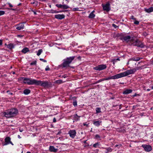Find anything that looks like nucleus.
I'll use <instances>...</instances> for the list:
<instances>
[{"instance_id": "nucleus-44", "label": "nucleus", "mask_w": 153, "mask_h": 153, "mask_svg": "<svg viewBox=\"0 0 153 153\" xmlns=\"http://www.w3.org/2000/svg\"><path fill=\"white\" fill-rule=\"evenodd\" d=\"M101 82H102V80H101V79L99 80L98 81L94 82V84H97L98 83H99Z\"/></svg>"}, {"instance_id": "nucleus-22", "label": "nucleus", "mask_w": 153, "mask_h": 153, "mask_svg": "<svg viewBox=\"0 0 153 153\" xmlns=\"http://www.w3.org/2000/svg\"><path fill=\"white\" fill-rule=\"evenodd\" d=\"M131 38V37L130 36H125L124 38H123V40L124 41L126 42H128L129 41L130 39Z\"/></svg>"}, {"instance_id": "nucleus-40", "label": "nucleus", "mask_w": 153, "mask_h": 153, "mask_svg": "<svg viewBox=\"0 0 153 153\" xmlns=\"http://www.w3.org/2000/svg\"><path fill=\"white\" fill-rule=\"evenodd\" d=\"M5 14V11L2 10H0V16L4 15Z\"/></svg>"}, {"instance_id": "nucleus-2", "label": "nucleus", "mask_w": 153, "mask_h": 153, "mask_svg": "<svg viewBox=\"0 0 153 153\" xmlns=\"http://www.w3.org/2000/svg\"><path fill=\"white\" fill-rule=\"evenodd\" d=\"M76 57L75 56L68 57L63 60V62L61 64V66L63 68L70 67L69 65Z\"/></svg>"}, {"instance_id": "nucleus-55", "label": "nucleus", "mask_w": 153, "mask_h": 153, "mask_svg": "<svg viewBox=\"0 0 153 153\" xmlns=\"http://www.w3.org/2000/svg\"><path fill=\"white\" fill-rule=\"evenodd\" d=\"M56 119L54 117L53 119V123H55L56 122Z\"/></svg>"}, {"instance_id": "nucleus-53", "label": "nucleus", "mask_w": 153, "mask_h": 153, "mask_svg": "<svg viewBox=\"0 0 153 153\" xmlns=\"http://www.w3.org/2000/svg\"><path fill=\"white\" fill-rule=\"evenodd\" d=\"M62 133V131L61 130H60L57 134L56 135H59L60 134H61Z\"/></svg>"}, {"instance_id": "nucleus-21", "label": "nucleus", "mask_w": 153, "mask_h": 153, "mask_svg": "<svg viewBox=\"0 0 153 153\" xmlns=\"http://www.w3.org/2000/svg\"><path fill=\"white\" fill-rule=\"evenodd\" d=\"M15 45L10 43L7 45V48L11 50L14 48Z\"/></svg>"}, {"instance_id": "nucleus-31", "label": "nucleus", "mask_w": 153, "mask_h": 153, "mask_svg": "<svg viewBox=\"0 0 153 153\" xmlns=\"http://www.w3.org/2000/svg\"><path fill=\"white\" fill-rule=\"evenodd\" d=\"M42 51H43L42 49H39L38 51L36 53L37 55L38 56H39L42 53Z\"/></svg>"}, {"instance_id": "nucleus-15", "label": "nucleus", "mask_w": 153, "mask_h": 153, "mask_svg": "<svg viewBox=\"0 0 153 153\" xmlns=\"http://www.w3.org/2000/svg\"><path fill=\"white\" fill-rule=\"evenodd\" d=\"M126 33H118L117 34V36L120 37V39L121 40H123V38L126 35Z\"/></svg>"}, {"instance_id": "nucleus-6", "label": "nucleus", "mask_w": 153, "mask_h": 153, "mask_svg": "<svg viewBox=\"0 0 153 153\" xmlns=\"http://www.w3.org/2000/svg\"><path fill=\"white\" fill-rule=\"evenodd\" d=\"M132 45L134 46H136L141 48H143L145 47L144 43L138 39H137L133 42Z\"/></svg>"}, {"instance_id": "nucleus-4", "label": "nucleus", "mask_w": 153, "mask_h": 153, "mask_svg": "<svg viewBox=\"0 0 153 153\" xmlns=\"http://www.w3.org/2000/svg\"><path fill=\"white\" fill-rule=\"evenodd\" d=\"M139 70L138 68L128 70L123 72L119 74L120 78L127 76L129 74H134L137 70Z\"/></svg>"}, {"instance_id": "nucleus-62", "label": "nucleus", "mask_w": 153, "mask_h": 153, "mask_svg": "<svg viewBox=\"0 0 153 153\" xmlns=\"http://www.w3.org/2000/svg\"><path fill=\"white\" fill-rule=\"evenodd\" d=\"M62 77H63V78H65L67 77V76L65 75H62Z\"/></svg>"}, {"instance_id": "nucleus-11", "label": "nucleus", "mask_w": 153, "mask_h": 153, "mask_svg": "<svg viewBox=\"0 0 153 153\" xmlns=\"http://www.w3.org/2000/svg\"><path fill=\"white\" fill-rule=\"evenodd\" d=\"M68 134H69L70 137L74 138L76 135V132L75 130H70L68 131Z\"/></svg>"}, {"instance_id": "nucleus-13", "label": "nucleus", "mask_w": 153, "mask_h": 153, "mask_svg": "<svg viewBox=\"0 0 153 153\" xmlns=\"http://www.w3.org/2000/svg\"><path fill=\"white\" fill-rule=\"evenodd\" d=\"M119 78H120V77L119 74L112 76H109L106 78L107 80H108L110 79H117Z\"/></svg>"}, {"instance_id": "nucleus-48", "label": "nucleus", "mask_w": 153, "mask_h": 153, "mask_svg": "<svg viewBox=\"0 0 153 153\" xmlns=\"http://www.w3.org/2000/svg\"><path fill=\"white\" fill-rule=\"evenodd\" d=\"M148 34L146 32H144L143 33V35L145 36H146Z\"/></svg>"}, {"instance_id": "nucleus-49", "label": "nucleus", "mask_w": 153, "mask_h": 153, "mask_svg": "<svg viewBox=\"0 0 153 153\" xmlns=\"http://www.w3.org/2000/svg\"><path fill=\"white\" fill-rule=\"evenodd\" d=\"M112 26H113V27H114V28H117V27H118V26H117V25H115V24H112Z\"/></svg>"}, {"instance_id": "nucleus-35", "label": "nucleus", "mask_w": 153, "mask_h": 153, "mask_svg": "<svg viewBox=\"0 0 153 153\" xmlns=\"http://www.w3.org/2000/svg\"><path fill=\"white\" fill-rule=\"evenodd\" d=\"M95 138L99 140H100V137L98 134H96L95 136Z\"/></svg>"}, {"instance_id": "nucleus-50", "label": "nucleus", "mask_w": 153, "mask_h": 153, "mask_svg": "<svg viewBox=\"0 0 153 153\" xmlns=\"http://www.w3.org/2000/svg\"><path fill=\"white\" fill-rule=\"evenodd\" d=\"M9 92H10V91L8 90V91H7V93H8V94H10V95H13V93H12Z\"/></svg>"}, {"instance_id": "nucleus-10", "label": "nucleus", "mask_w": 153, "mask_h": 153, "mask_svg": "<svg viewBox=\"0 0 153 153\" xmlns=\"http://www.w3.org/2000/svg\"><path fill=\"white\" fill-rule=\"evenodd\" d=\"M11 138L10 137H6L4 139V141H3L2 143V146H3L7 145L10 144Z\"/></svg>"}, {"instance_id": "nucleus-33", "label": "nucleus", "mask_w": 153, "mask_h": 153, "mask_svg": "<svg viewBox=\"0 0 153 153\" xmlns=\"http://www.w3.org/2000/svg\"><path fill=\"white\" fill-rule=\"evenodd\" d=\"M73 104L75 107L77 106V101L76 100H74Z\"/></svg>"}, {"instance_id": "nucleus-5", "label": "nucleus", "mask_w": 153, "mask_h": 153, "mask_svg": "<svg viewBox=\"0 0 153 153\" xmlns=\"http://www.w3.org/2000/svg\"><path fill=\"white\" fill-rule=\"evenodd\" d=\"M51 85L50 82L47 81L37 80L36 85H40L43 87H50Z\"/></svg>"}, {"instance_id": "nucleus-60", "label": "nucleus", "mask_w": 153, "mask_h": 153, "mask_svg": "<svg viewBox=\"0 0 153 153\" xmlns=\"http://www.w3.org/2000/svg\"><path fill=\"white\" fill-rule=\"evenodd\" d=\"M101 79L102 81H104V80H107L106 78H104L103 79Z\"/></svg>"}, {"instance_id": "nucleus-24", "label": "nucleus", "mask_w": 153, "mask_h": 153, "mask_svg": "<svg viewBox=\"0 0 153 153\" xmlns=\"http://www.w3.org/2000/svg\"><path fill=\"white\" fill-rule=\"evenodd\" d=\"M94 10L90 13L88 16L89 18L92 19L95 17V15L94 13Z\"/></svg>"}, {"instance_id": "nucleus-41", "label": "nucleus", "mask_w": 153, "mask_h": 153, "mask_svg": "<svg viewBox=\"0 0 153 153\" xmlns=\"http://www.w3.org/2000/svg\"><path fill=\"white\" fill-rule=\"evenodd\" d=\"M122 146V145L120 144H116L115 145V147H117L118 148H120Z\"/></svg>"}, {"instance_id": "nucleus-12", "label": "nucleus", "mask_w": 153, "mask_h": 153, "mask_svg": "<svg viewBox=\"0 0 153 153\" xmlns=\"http://www.w3.org/2000/svg\"><path fill=\"white\" fill-rule=\"evenodd\" d=\"M16 29L18 30H20L24 28V25L23 23H20L16 26Z\"/></svg>"}, {"instance_id": "nucleus-63", "label": "nucleus", "mask_w": 153, "mask_h": 153, "mask_svg": "<svg viewBox=\"0 0 153 153\" xmlns=\"http://www.w3.org/2000/svg\"><path fill=\"white\" fill-rule=\"evenodd\" d=\"M19 131H20V132H22L23 130V129H21V128H19Z\"/></svg>"}, {"instance_id": "nucleus-27", "label": "nucleus", "mask_w": 153, "mask_h": 153, "mask_svg": "<svg viewBox=\"0 0 153 153\" xmlns=\"http://www.w3.org/2000/svg\"><path fill=\"white\" fill-rule=\"evenodd\" d=\"M31 91L29 89H26L23 91V93L26 95H28L30 93Z\"/></svg>"}, {"instance_id": "nucleus-26", "label": "nucleus", "mask_w": 153, "mask_h": 153, "mask_svg": "<svg viewBox=\"0 0 153 153\" xmlns=\"http://www.w3.org/2000/svg\"><path fill=\"white\" fill-rule=\"evenodd\" d=\"M102 148L106 150V151L105 152V153H108L109 152H111L112 151V149L110 147H102Z\"/></svg>"}, {"instance_id": "nucleus-37", "label": "nucleus", "mask_w": 153, "mask_h": 153, "mask_svg": "<svg viewBox=\"0 0 153 153\" xmlns=\"http://www.w3.org/2000/svg\"><path fill=\"white\" fill-rule=\"evenodd\" d=\"M36 63H37V62L36 60H35V61L30 63V65H36Z\"/></svg>"}, {"instance_id": "nucleus-47", "label": "nucleus", "mask_w": 153, "mask_h": 153, "mask_svg": "<svg viewBox=\"0 0 153 153\" xmlns=\"http://www.w3.org/2000/svg\"><path fill=\"white\" fill-rule=\"evenodd\" d=\"M78 9H79L78 8H73L72 10L74 11H78L79 10Z\"/></svg>"}, {"instance_id": "nucleus-25", "label": "nucleus", "mask_w": 153, "mask_h": 153, "mask_svg": "<svg viewBox=\"0 0 153 153\" xmlns=\"http://www.w3.org/2000/svg\"><path fill=\"white\" fill-rule=\"evenodd\" d=\"M29 50L28 48L25 47L22 50L21 52L25 54L27 53V52L29 51Z\"/></svg>"}, {"instance_id": "nucleus-29", "label": "nucleus", "mask_w": 153, "mask_h": 153, "mask_svg": "<svg viewBox=\"0 0 153 153\" xmlns=\"http://www.w3.org/2000/svg\"><path fill=\"white\" fill-rule=\"evenodd\" d=\"M101 108L100 107H97L96 108L95 110L96 113L98 114L101 112Z\"/></svg>"}, {"instance_id": "nucleus-3", "label": "nucleus", "mask_w": 153, "mask_h": 153, "mask_svg": "<svg viewBox=\"0 0 153 153\" xmlns=\"http://www.w3.org/2000/svg\"><path fill=\"white\" fill-rule=\"evenodd\" d=\"M21 80L23 81V83L28 85H36L37 80L30 78L22 77Z\"/></svg>"}, {"instance_id": "nucleus-32", "label": "nucleus", "mask_w": 153, "mask_h": 153, "mask_svg": "<svg viewBox=\"0 0 153 153\" xmlns=\"http://www.w3.org/2000/svg\"><path fill=\"white\" fill-rule=\"evenodd\" d=\"M70 8V7L66 4H62V9H67Z\"/></svg>"}, {"instance_id": "nucleus-8", "label": "nucleus", "mask_w": 153, "mask_h": 153, "mask_svg": "<svg viewBox=\"0 0 153 153\" xmlns=\"http://www.w3.org/2000/svg\"><path fill=\"white\" fill-rule=\"evenodd\" d=\"M103 9L106 12L109 11L111 10L110 5L109 2H107L105 4H102Z\"/></svg>"}, {"instance_id": "nucleus-14", "label": "nucleus", "mask_w": 153, "mask_h": 153, "mask_svg": "<svg viewBox=\"0 0 153 153\" xmlns=\"http://www.w3.org/2000/svg\"><path fill=\"white\" fill-rule=\"evenodd\" d=\"M55 18L59 19L61 20L64 19L65 17V15L64 14H56L54 16Z\"/></svg>"}, {"instance_id": "nucleus-34", "label": "nucleus", "mask_w": 153, "mask_h": 153, "mask_svg": "<svg viewBox=\"0 0 153 153\" xmlns=\"http://www.w3.org/2000/svg\"><path fill=\"white\" fill-rule=\"evenodd\" d=\"M100 145V143L99 142H97L94 144L93 146L94 148H97L98 146Z\"/></svg>"}, {"instance_id": "nucleus-17", "label": "nucleus", "mask_w": 153, "mask_h": 153, "mask_svg": "<svg viewBox=\"0 0 153 153\" xmlns=\"http://www.w3.org/2000/svg\"><path fill=\"white\" fill-rule=\"evenodd\" d=\"M142 59V58H140L138 57H134L132 58H130L129 59V61H138Z\"/></svg>"}, {"instance_id": "nucleus-57", "label": "nucleus", "mask_w": 153, "mask_h": 153, "mask_svg": "<svg viewBox=\"0 0 153 153\" xmlns=\"http://www.w3.org/2000/svg\"><path fill=\"white\" fill-rule=\"evenodd\" d=\"M2 45V40L0 39V45Z\"/></svg>"}, {"instance_id": "nucleus-28", "label": "nucleus", "mask_w": 153, "mask_h": 153, "mask_svg": "<svg viewBox=\"0 0 153 153\" xmlns=\"http://www.w3.org/2000/svg\"><path fill=\"white\" fill-rule=\"evenodd\" d=\"M116 130L118 132H123L125 131V130L122 128H118Z\"/></svg>"}, {"instance_id": "nucleus-61", "label": "nucleus", "mask_w": 153, "mask_h": 153, "mask_svg": "<svg viewBox=\"0 0 153 153\" xmlns=\"http://www.w3.org/2000/svg\"><path fill=\"white\" fill-rule=\"evenodd\" d=\"M8 9L11 10H12L13 11H15L16 10V9H14V8H10V9L8 8Z\"/></svg>"}, {"instance_id": "nucleus-51", "label": "nucleus", "mask_w": 153, "mask_h": 153, "mask_svg": "<svg viewBox=\"0 0 153 153\" xmlns=\"http://www.w3.org/2000/svg\"><path fill=\"white\" fill-rule=\"evenodd\" d=\"M9 5L10 7H13V5L10 3H7Z\"/></svg>"}, {"instance_id": "nucleus-59", "label": "nucleus", "mask_w": 153, "mask_h": 153, "mask_svg": "<svg viewBox=\"0 0 153 153\" xmlns=\"http://www.w3.org/2000/svg\"><path fill=\"white\" fill-rule=\"evenodd\" d=\"M139 95L138 94H137L136 93H135L134 95L132 96L133 97H136L137 95Z\"/></svg>"}, {"instance_id": "nucleus-36", "label": "nucleus", "mask_w": 153, "mask_h": 153, "mask_svg": "<svg viewBox=\"0 0 153 153\" xmlns=\"http://www.w3.org/2000/svg\"><path fill=\"white\" fill-rule=\"evenodd\" d=\"M56 82L58 84H61L63 82L62 81L61 79H59L58 80H57L56 81Z\"/></svg>"}, {"instance_id": "nucleus-52", "label": "nucleus", "mask_w": 153, "mask_h": 153, "mask_svg": "<svg viewBox=\"0 0 153 153\" xmlns=\"http://www.w3.org/2000/svg\"><path fill=\"white\" fill-rule=\"evenodd\" d=\"M83 125L84 126H88V124H87V123L86 122V123H83Z\"/></svg>"}, {"instance_id": "nucleus-56", "label": "nucleus", "mask_w": 153, "mask_h": 153, "mask_svg": "<svg viewBox=\"0 0 153 153\" xmlns=\"http://www.w3.org/2000/svg\"><path fill=\"white\" fill-rule=\"evenodd\" d=\"M81 56H78L77 57V59L79 60H81Z\"/></svg>"}, {"instance_id": "nucleus-46", "label": "nucleus", "mask_w": 153, "mask_h": 153, "mask_svg": "<svg viewBox=\"0 0 153 153\" xmlns=\"http://www.w3.org/2000/svg\"><path fill=\"white\" fill-rule=\"evenodd\" d=\"M130 19H133L134 20L136 19V18H134V16L133 15H132L131 16Z\"/></svg>"}, {"instance_id": "nucleus-20", "label": "nucleus", "mask_w": 153, "mask_h": 153, "mask_svg": "<svg viewBox=\"0 0 153 153\" xmlns=\"http://www.w3.org/2000/svg\"><path fill=\"white\" fill-rule=\"evenodd\" d=\"M73 116L74 120L75 121H78L79 120V118L81 117V116L78 115L76 114H74Z\"/></svg>"}, {"instance_id": "nucleus-9", "label": "nucleus", "mask_w": 153, "mask_h": 153, "mask_svg": "<svg viewBox=\"0 0 153 153\" xmlns=\"http://www.w3.org/2000/svg\"><path fill=\"white\" fill-rule=\"evenodd\" d=\"M141 147L143 148L145 151L147 152H149L152 149V147L149 145L143 144L141 146Z\"/></svg>"}, {"instance_id": "nucleus-38", "label": "nucleus", "mask_w": 153, "mask_h": 153, "mask_svg": "<svg viewBox=\"0 0 153 153\" xmlns=\"http://www.w3.org/2000/svg\"><path fill=\"white\" fill-rule=\"evenodd\" d=\"M56 6L58 8H62V5L61 4H56Z\"/></svg>"}, {"instance_id": "nucleus-54", "label": "nucleus", "mask_w": 153, "mask_h": 153, "mask_svg": "<svg viewBox=\"0 0 153 153\" xmlns=\"http://www.w3.org/2000/svg\"><path fill=\"white\" fill-rule=\"evenodd\" d=\"M112 62H113V63L114 64L115 62H117V61L115 60V59H114L112 61Z\"/></svg>"}, {"instance_id": "nucleus-23", "label": "nucleus", "mask_w": 153, "mask_h": 153, "mask_svg": "<svg viewBox=\"0 0 153 153\" xmlns=\"http://www.w3.org/2000/svg\"><path fill=\"white\" fill-rule=\"evenodd\" d=\"M132 90L131 89H127L123 92V94H129L132 92Z\"/></svg>"}, {"instance_id": "nucleus-42", "label": "nucleus", "mask_w": 153, "mask_h": 153, "mask_svg": "<svg viewBox=\"0 0 153 153\" xmlns=\"http://www.w3.org/2000/svg\"><path fill=\"white\" fill-rule=\"evenodd\" d=\"M31 4H35L36 6H37L38 5V2L37 1L32 2L31 3Z\"/></svg>"}, {"instance_id": "nucleus-7", "label": "nucleus", "mask_w": 153, "mask_h": 153, "mask_svg": "<svg viewBox=\"0 0 153 153\" xmlns=\"http://www.w3.org/2000/svg\"><path fill=\"white\" fill-rule=\"evenodd\" d=\"M106 67V65L102 64L94 67V68L95 70L100 71L105 69Z\"/></svg>"}, {"instance_id": "nucleus-45", "label": "nucleus", "mask_w": 153, "mask_h": 153, "mask_svg": "<svg viewBox=\"0 0 153 153\" xmlns=\"http://www.w3.org/2000/svg\"><path fill=\"white\" fill-rule=\"evenodd\" d=\"M39 60L40 61H42V62H47V61L46 60L40 58L39 59Z\"/></svg>"}, {"instance_id": "nucleus-30", "label": "nucleus", "mask_w": 153, "mask_h": 153, "mask_svg": "<svg viewBox=\"0 0 153 153\" xmlns=\"http://www.w3.org/2000/svg\"><path fill=\"white\" fill-rule=\"evenodd\" d=\"M51 13H58L59 12H64V11H56V10H52V9L51 10Z\"/></svg>"}, {"instance_id": "nucleus-43", "label": "nucleus", "mask_w": 153, "mask_h": 153, "mask_svg": "<svg viewBox=\"0 0 153 153\" xmlns=\"http://www.w3.org/2000/svg\"><path fill=\"white\" fill-rule=\"evenodd\" d=\"M50 70V69L49 68V67L48 65H47L46 66V68H45V70L46 71H48Z\"/></svg>"}, {"instance_id": "nucleus-39", "label": "nucleus", "mask_w": 153, "mask_h": 153, "mask_svg": "<svg viewBox=\"0 0 153 153\" xmlns=\"http://www.w3.org/2000/svg\"><path fill=\"white\" fill-rule=\"evenodd\" d=\"M134 24L135 25H138L139 24V22L136 20H134Z\"/></svg>"}, {"instance_id": "nucleus-1", "label": "nucleus", "mask_w": 153, "mask_h": 153, "mask_svg": "<svg viewBox=\"0 0 153 153\" xmlns=\"http://www.w3.org/2000/svg\"><path fill=\"white\" fill-rule=\"evenodd\" d=\"M18 113V110L17 109L13 108L6 110L3 112V115L6 118H10L16 116Z\"/></svg>"}, {"instance_id": "nucleus-18", "label": "nucleus", "mask_w": 153, "mask_h": 153, "mask_svg": "<svg viewBox=\"0 0 153 153\" xmlns=\"http://www.w3.org/2000/svg\"><path fill=\"white\" fill-rule=\"evenodd\" d=\"M49 149L51 152H56L58 150L57 149H55L53 146H50Z\"/></svg>"}, {"instance_id": "nucleus-19", "label": "nucleus", "mask_w": 153, "mask_h": 153, "mask_svg": "<svg viewBox=\"0 0 153 153\" xmlns=\"http://www.w3.org/2000/svg\"><path fill=\"white\" fill-rule=\"evenodd\" d=\"M144 11L147 13H151L153 11V7H151L148 8H145Z\"/></svg>"}, {"instance_id": "nucleus-16", "label": "nucleus", "mask_w": 153, "mask_h": 153, "mask_svg": "<svg viewBox=\"0 0 153 153\" xmlns=\"http://www.w3.org/2000/svg\"><path fill=\"white\" fill-rule=\"evenodd\" d=\"M93 124L95 126L99 127L102 123V121L100 120L94 121L93 122Z\"/></svg>"}, {"instance_id": "nucleus-58", "label": "nucleus", "mask_w": 153, "mask_h": 153, "mask_svg": "<svg viewBox=\"0 0 153 153\" xmlns=\"http://www.w3.org/2000/svg\"><path fill=\"white\" fill-rule=\"evenodd\" d=\"M32 11L34 15H36L37 14L36 12L34 11L33 10H32Z\"/></svg>"}, {"instance_id": "nucleus-64", "label": "nucleus", "mask_w": 153, "mask_h": 153, "mask_svg": "<svg viewBox=\"0 0 153 153\" xmlns=\"http://www.w3.org/2000/svg\"><path fill=\"white\" fill-rule=\"evenodd\" d=\"M120 59L119 58H118L117 59H115V60H116L117 61V60L120 61Z\"/></svg>"}]
</instances>
